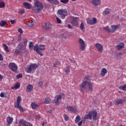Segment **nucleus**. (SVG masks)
<instances>
[{
    "mask_svg": "<svg viewBox=\"0 0 126 126\" xmlns=\"http://www.w3.org/2000/svg\"><path fill=\"white\" fill-rule=\"evenodd\" d=\"M61 64V62L60 61H57L53 65L54 67H57L59 64Z\"/></svg>",
    "mask_w": 126,
    "mask_h": 126,
    "instance_id": "nucleus-40",
    "label": "nucleus"
},
{
    "mask_svg": "<svg viewBox=\"0 0 126 126\" xmlns=\"http://www.w3.org/2000/svg\"><path fill=\"white\" fill-rule=\"evenodd\" d=\"M46 122H43V123H42V126H45V125H46Z\"/></svg>",
    "mask_w": 126,
    "mask_h": 126,
    "instance_id": "nucleus-58",
    "label": "nucleus"
},
{
    "mask_svg": "<svg viewBox=\"0 0 126 126\" xmlns=\"http://www.w3.org/2000/svg\"><path fill=\"white\" fill-rule=\"evenodd\" d=\"M22 43L24 44H20V49L21 50H25L26 49V46H27V39L24 38L23 39Z\"/></svg>",
    "mask_w": 126,
    "mask_h": 126,
    "instance_id": "nucleus-13",
    "label": "nucleus"
},
{
    "mask_svg": "<svg viewBox=\"0 0 126 126\" xmlns=\"http://www.w3.org/2000/svg\"><path fill=\"white\" fill-rule=\"evenodd\" d=\"M71 24L73 26H78V21H77V17H72V21L71 22Z\"/></svg>",
    "mask_w": 126,
    "mask_h": 126,
    "instance_id": "nucleus-17",
    "label": "nucleus"
},
{
    "mask_svg": "<svg viewBox=\"0 0 126 126\" xmlns=\"http://www.w3.org/2000/svg\"><path fill=\"white\" fill-rule=\"evenodd\" d=\"M115 103L118 104V105H120L121 104H124L126 102V100L122 99H118L115 100Z\"/></svg>",
    "mask_w": 126,
    "mask_h": 126,
    "instance_id": "nucleus-22",
    "label": "nucleus"
},
{
    "mask_svg": "<svg viewBox=\"0 0 126 126\" xmlns=\"http://www.w3.org/2000/svg\"><path fill=\"white\" fill-rule=\"evenodd\" d=\"M18 32L21 33V34H22V33H23V31L22 30V29L21 28L19 29Z\"/></svg>",
    "mask_w": 126,
    "mask_h": 126,
    "instance_id": "nucleus-49",
    "label": "nucleus"
},
{
    "mask_svg": "<svg viewBox=\"0 0 126 126\" xmlns=\"http://www.w3.org/2000/svg\"><path fill=\"white\" fill-rule=\"evenodd\" d=\"M97 112L95 111H90L88 114L85 115L84 119V120H94V121H96L97 120Z\"/></svg>",
    "mask_w": 126,
    "mask_h": 126,
    "instance_id": "nucleus-4",
    "label": "nucleus"
},
{
    "mask_svg": "<svg viewBox=\"0 0 126 126\" xmlns=\"http://www.w3.org/2000/svg\"><path fill=\"white\" fill-rule=\"evenodd\" d=\"M29 47L30 49H31L32 50V48H33V42H30L29 44Z\"/></svg>",
    "mask_w": 126,
    "mask_h": 126,
    "instance_id": "nucleus-43",
    "label": "nucleus"
},
{
    "mask_svg": "<svg viewBox=\"0 0 126 126\" xmlns=\"http://www.w3.org/2000/svg\"><path fill=\"white\" fill-rule=\"evenodd\" d=\"M119 88L121 90H123V91H126V85H124L123 86H120L119 87Z\"/></svg>",
    "mask_w": 126,
    "mask_h": 126,
    "instance_id": "nucleus-35",
    "label": "nucleus"
},
{
    "mask_svg": "<svg viewBox=\"0 0 126 126\" xmlns=\"http://www.w3.org/2000/svg\"><path fill=\"white\" fill-rule=\"evenodd\" d=\"M33 90V86L32 85H28L27 86V92H31Z\"/></svg>",
    "mask_w": 126,
    "mask_h": 126,
    "instance_id": "nucleus-24",
    "label": "nucleus"
},
{
    "mask_svg": "<svg viewBox=\"0 0 126 126\" xmlns=\"http://www.w3.org/2000/svg\"><path fill=\"white\" fill-rule=\"evenodd\" d=\"M95 47L97 49L99 53L103 52V45L100 43L95 44Z\"/></svg>",
    "mask_w": 126,
    "mask_h": 126,
    "instance_id": "nucleus-18",
    "label": "nucleus"
},
{
    "mask_svg": "<svg viewBox=\"0 0 126 126\" xmlns=\"http://www.w3.org/2000/svg\"><path fill=\"white\" fill-rule=\"evenodd\" d=\"M1 79H2V76L0 74V80H1Z\"/></svg>",
    "mask_w": 126,
    "mask_h": 126,
    "instance_id": "nucleus-57",
    "label": "nucleus"
},
{
    "mask_svg": "<svg viewBox=\"0 0 126 126\" xmlns=\"http://www.w3.org/2000/svg\"><path fill=\"white\" fill-rule=\"evenodd\" d=\"M6 122L7 123V126H9L12 124V122H13V118L11 117H8L7 118Z\"/></svg>",
    "mask_w": 126,
    "mask_h": 126,
    "instance_id": "nucleus-20",
    "label": "nucleus"
},
{
    "mask_svg": "<svg viewBox=\"0 0 126 126\" xmlns=\"http://www.w3.org/2000/svg\"><path fill=\"white\" fill-rule=\"evenodd\" d=\"M37 118L38 119H41V116H40V115H37Z\"/></svg>",
    "mask_w": 126,
    "mask_h": 126,
    "instance_id": "nucleus-56",
    "label": "nucleus"
},
{
    "mask_svg": "<svg viewBox=\"0 0 126 126\" xmlns=\"http://www.w3.org/2000/svg\"><path fill=\"white\" fill-rule=\"evenodd\" d=\"M3 47H4V50L6 52H9V50H8V46L6 45L5 44H3Z\"/></svg>",
    "mask_w": 126,
    "mask_h": 126,
    "instance_id": "nucleus-38",
    "label": "nucleus"
},
{
    "mask_svg": "<svg viewBox=\"0 0 126 126\" xmlns=\"http://www.w3.org/2000/svg\"><path fill=\"white\" fill-rule=\"evenodd\" d=\"M118 57H122V53H119L118 55Z\"/></svg>",
    "mask_w": 126,
    "mask_h": 126,
    "instance_id": "nucleus-55",
    "label": "nucleus"
},
{
    "mask_svg": "<svg viewBox=\"0 0 126 126\" xmlns=\"http://www.w3.org/2000/svg\"><path fill=\"white\" fill-rule=\"evenodd\" d=\"M72 1H75L76 0H71Z\"/></svg>",
    "mask_w": 126,
    "mask_h": 126,
    "instance_id": "nucleus-60",
    "label": "nucleus"
},
{
    "mask_svg": "<svg viewBox=\"0 0 126 126\" xmlns=\"http://www.w3.org/2000/svg\"><path fill=\"white\" fill-rule=\"evenodd\" d=\"M111 12V10L109 8H106L105 9V10L103 12V14L107 15L109 14V13Z\"/></svg>",
    "mask_w": 126,
    "mask_h": 126,
    "instance_id": "nucleus-29",
    "label": "nucleus"
},
{
    "mask_svg": "<svg viewBox=\"0 0 126 126\" xmlns=\"http://www.w3.org/2000/svg\"><path fill=\"white\" fill-rule=\"evenodd\" d=\"M7 24V23L6 21H2L0 23V25L1 26V27H3L4 26H5Z\"/></svg>",
    "mask_w": 126,
    "mask_h": 126,
    "instance_id": "nucleus-33",
    "label": "nucleus"
},
{
    "mask_svg": "<svg viewBox=\"0 0 126 126\" xmlns=\"http://www.w3.org/2000/svg\"><path fill=\"white\" fill-rule=\"evenodd\" d=\"M80 120H81L80 116L78 115L76 116L75 119V122L76 123V124H77V123H79V121H80Z\"/></svg>",
    "mask_w": 126,
    "mask_h": 126,
    "instance_id": "nucleus-32",
    "label": "nucleus"
},
{
    "mask_svg": "<svg viewBox=\"0 0 126 126\" xmlns=\"http://www.w3.org/2000/svg\"><path fill=\"white\" fill-rule=\"evenodd\" d=\"M67 28H68L69 29H72V27H71V25H70V24H68V25H67Z\"/></svg>",
    "mask_w": 126,
    "mask_h": 126,
    "instance_id": "nucleus-50",
    "label": "nucleus"
},
{
    "mask_svg": "<svg viewBox=\"0 0 126 126\" xmlns=\"http://www.w3.org/2000/svg\"><path fill=\"white\" fill-rule=\"evenodd\" d=\"M8 67L13 72H17L18 69V66L14 63H10L8 65Z\"/></svg>",
    "mask_w": 126,
    "mask_h": 126,
    "instance_id": "nucleus-9",
    "label": "nucleus"
},
{
    "mask_svg": "<svg viewBox=\"0 0 126 126\" xmlns=\"http://www.w3.org/2000/svg\"><path fill=\"white\" fill-rule=\"evenodd\" d=\"M63 117H64L65 121H67L69 119L68 116L66 115V114L63 115Z\"/></svg>",
    "mask_w": 126,
    "mask_h": 126,
    "instance_id": "nucleus-46",
    "label": "nucleus"
},
{
    "mask_svg": "<svg viewBox=\"0 0 126 126\" xmlns=\"http://www.w3.org/2000/svg\"><path fill=\"white\" fill-rule=\"evenodd\" d=\"M92 3L94 5H99L101 3L100 0H92Z\"/></svg>",
    "mask_w": 126,
    "mask_h": 126,
    "instance_id": "nucleus-23",
    "label": "nucleus"
},
{
    "mask_svg": "<svg viewBox=\"0 0 126 126\" xmlns=\"http://www.w3.org/2000/svg\"><path fill=\"white\" fill-rule=\"evenodd\" d=\"M5 6V4L3 1L0 2V8H3Z\"/></svg>",
    "mask_w": 126,
    "mask_h": 126,
    "instance_id": "nucleus-39",
    "label": "nucleus"
},
{
    "mask_svg": "<svg viewBox=\"0 0 126 126\" xmlns=\"http://www.w3.org/2000/svg\"><path fill=\"white\" fill-rule=\"evenodd\" d=\"M31 106L32 108L33 109H36V108L38 107V105L37 104V103L33 102L31 104Z\"/></svg>",
    "mask_w": 126,
    "mask_h": 126,
    "instance_id": "nucleus-31",
    "label": "nucleus"
},
{
    "mask_svg": "<svg viewBox=\"0 0 126 126\" xmlns=\"http://www.w3.org/2000/svg\"><path fill=\"white\" fill-rule=\"evenodd\" d=\"M1 61H3V59H2V55H1V54L0 53V62Z\"/></svg>",
    "mask_w": 126,
    "mask_h": 126,
    "instance_id": "nucleus-52",
    "label": "nucleus"
},
{
    "mask_svg": "<svg viewBox=\"0 0 126 126\" xmlns=\"http://www.w3.org/2000/svg\"><path fill=\"white\" fill-rule=\"evenodd\" d=\"M23 5H24V7L27 9H31V6H32L31 4H29V3L27 2H24Z\"/></svg>",
    "mask_w": 126,
    "mask_h": 126,
    "instance_id": "nucleus-21",
    "label": "nucleus"
},
{
    "mask_svg": "<svg viewBox=\"0 0 126 126\" xmlns=\"http://www.w3.org/2000/svg\"><path fill=\"white\" fill-rule=\"evenodd\" d=\"M87 23L90 25H94V24L97 23V19L93 18V20H91L90 18H88L87 19Z\"/></svg>",
    "mask_w": 126,
    "mask_h": 126,
    "instance_id": "nucleus-12",
    "label": "nucleus"
},
{
    "mask_svg": "<svg viewBox=\"0 0 126 126\" xmlns=\"http://www.w3.org/2000/svg\"><path fill=\"white\" fill-rule=\"evenodd\" d=\"M107 126H111V124H108V125H107Z\"/></svg>",
    "mask_w": 126,
    "mask_h": 126,
    "instance_id": "nucleus-59",
    "label": "nucleus"
},
{
    "mask_svg": "<svg viewBox=\"0 0 126 126\" xmlns=\"http://www.w3.org/2000/svg\"><path fill=\"white\" fill-rule=\"evenodd\" d=\"M52 26L53 25L50 23H44L42 25V28H43V29H46V30L51 29Z\"/></svg>",
    "mask_w": 126,
    "mask_h": 126,
    "instance_id": "nucleus-15",
    "label": "nucleus"
},
{
    "mask_svg": "<svg viewBox=\"0 0 126 126\" xmlns=\"http://www.w3.org/2000/svg\"><path fill=\"white\" fill-rule=\"evenodd\" d=\"M21 97L18 96L17 98V102L15 103V108H17L21 111V112H24V109L21 106L20 104V102H21Z\"/></svg>",
    "mask_w": 126,
    "mask_h": 126,
    "instance_id": "nucleus-7",
    "label": "nucleus"
},
{
    "mask_svg": "<svg viewBox=\"0 0 126 126\" xmlns=\"http://www.w3.org/2000/svg\"><path fill=\"white\" fill-rule=\"evenodd\" d=\"M38 85L39 87H41L42 88V87H43V82L39 81L38 82Z\"/></svg>",
    "mask_w": 126,
    "mask_h": 126,
    "instance_id": "nucleus-44",
    "label": "nucleus"
},
{
    "mask_svg": "<svg viewBox=\"0 0 126 126\" xmlns=\"http://www.w3.org/2000/svg\"><path fill=\"white\" fill-rule=\"evenodd\" d=\"M80 50L81 51H84L85 50V42L83 41L82 38H79L78 41Z\"/></svg>",
    "mask_w": 126,
    "mask_h": 126,
    "instance_id": "nucleus-11",
    "label": "nucleus"
},
{
    "mask_svg": "<svg viewBox=\"0 0 126 126\" xmlns=\"http://www.w3.org/2000/svg\"><path fill=\"white\" fill-rule=\"evenodd\" d=\"M18 41H21V35H19L18 37Z\"/></svg>",
    "mask_w": 126,
    "mask_h": 126,
    "instance_id": "nucleus-53",
    "label": "nucleus"
},
{
    "mask_svg": "<svg viewBox=\"0 0 126 126\" xmlns=\"http://www.w3.org/2000/svg\"><path fill=\"white\" fill-rule=\"evenodd\" d=\"M66 110H67V111H68L69 112H72L74 114L78 112V109H77V108H74L73 107L70 106H67L66 108Z\"/></svg>",
    "mask_w": 126,
    "mask_h": 126,
    "instance_id": "nucleus-16",
    "label": "nucleus"
},
{
    "mask_svg": "<svg viewBox=\"0 0 126 126\" xmlns=\"http://www.w3.org/2000/svg\"><path fill=\"white\" fill-rule=\"evenodd\" d=\"M65 72L67 73V74H68V73L70 72V69L69 68V66L68 65L66 66V68L65 70Z\"/></svg>",
    "mask_w": 126,
    "mask_h": 126,
    "instance_id": "nucleus-36",
    "label": "nucleus"
},
{
    "mask_svg": "<svg viewBox=\"0 0 126 126\" xmlns=\"http://www.w3.org/2000/svg\"><path fill=\"white\" fill-rule=\"evenodd\" d=\"M19 12L21 13V14H24V13H25V10L24 9H22L19 11Z\"/></svg>",
    "mask_w": 126,
    "mask_h": 126,
    "instance_id": "nucleus-47",
    "label": "nucleus"
},
{
    "mask_svg": "<svg viewBox=\"0 0 126 126\" xmlns=\"http://www.w3.org/2000/svg\"><path fill=\"white\" fill-rule=\"evenodd\" d=\"M10 22L11 24H14V23H15V20H11Z\"/></svg>",
    "mask_w": 126,
    "mask_h": 126,
    "instance_id": "nucleus-54",
    "label": "nucleus"
},
{
    "mask_svg": "<svg viewBox=\"0 0 126 126\" xmlns=\"http://www.w3.org/2000/svg\"><path fill=\"white\" fill-rule=\"evenodd\" d=\"M19 124L21 126H32V124L30 123H28L26 122V121L23 120V119H21L19 120Z\"/></svg>",
    "mask_w": 126,
    "mask_h": 126,
    "instance_id": "nucleus-14",
    "label": "nucleus"
},
{
    "mask_svg": "<svg viewBox=\"0 0 126 126\" xmlns=\"http://www.w3.org/2000/svg\"><path fill=\"white\" fill-rule=\"evenodd\" d=\"M46 49V45L44 44H40L38 45V44H35L33 46V50L37 53V54H38V55H40L41 57L43 56V54H42V52L40 51H44Z\"/></svg>",
    "mask_w": 126,
    "mask_h": 126,
    "instance_id": "nucleus-3",
    "label": "nucleus"
},
{
    "mask_svg": "<svg viewBox=\"0 0 126 126\" xmlns=\"http://www.w3.org/2000/svg\"><path fill=\"white\" fill-rule=\"evenodd\" d=\"M82 123H83V121H80V122L78 123V126H81V125H82Z\"/></svg>",
    "mask_w": 126,
    "mask_h": 126,
    "instance_id": "nucleus-51",
    "label": "nucleus"
},
{
    "mask_svg": "<svg viewBox=\"0 0 126 126\" xmlns=\"http://www.w3.org/2000/svg\"><path fill=\"white\" fill-rule=\"evenodd\" d=\"M29 0V1H31V0Z\"/></svg>",
    "mask_w": 126,
    "mask_h": 126,
    "instance_id": "nucleus-62",
    "label": "nucleus"
},
{
    "mask_svg": "<svg viewBox=\"0 0 126 126\" xmlns=\"http://www.w3.org/2000/svg\"><path fill=\"white\" fill-rule=\"evenodd\" d=\"M0 97H1V98H3L4 97H6V94H5V93H1L0 94Z\"/></svg>",
    "mask_w": 126,
    "mask_h": 126,
    "instance_id": "nucleus-42",
    "label": "nucleus"
},
{
    "mask_svg": "<svg viewBox=\"0 0 126 126\" xmlns=\"http://www.w3.org/2000/svg\"><path fill=\"white\" fill-rule=\"evenodd\" d=\"M125 48V44L124 43H120L116 46V48L118 50V51H121L122 49Z\"/></svg>",
    "mask_w": 126,
    "mask_h": 126,
    "instance_id": "nucleus-19",
    "label": "nucleus"
},
{
    "mask_svg": "<svg viewBox=\"0 0 126 126\" xmlns=\"http://www.w3.org/2000/svg\"><path fill=\"white\" fill-rule=\"evenodd\" d=\"M120 28V25L111 26V28H109V26L103 27L104 30L105 31H107V32H109L110 33H115L118 29Z\"/></svg>",
    "mask_w": 126,
    "mask_h": 126,
    "instance_id": "nucleus-5",
    "label": "nucleus"
},
{
    "mask_svg": "<svg viewBox=\"0 0 126 126\" xmlns=\"http://www.w3.org/2000/svg\"><path fill=\"white\" fill-rule=\"evenodd\" d=\"M56 20L57 21V23H59V24L62 23V20H61V19L59 18V17H56Z\"/></svg>",
    "mask_w": 126,
    "mask_h": 126,
    "instance_id": "nucleus-45",
    "label": "nucleus"
},
{
    "mask_svg": "<svg viewBox=\"0 0 126 126\" xmlns=\"http://www.w3.org/2000/svg\"><path fill=\"white\" fill-rule=\"evenodd\" d=\"M57 13L59 14L60 17L62 19H64L65 18V16L67 15V10L65 9H61L58 10Z\"/></svg>",
    "mask_w": 126,
    "mask_h": 126,
    "instance_id": "nucleus-6",
    "label": "nucleus"
},
{
    "mask_svg": "<svg viewBox=\"0 0 126 126\" xmlns=\"http://www.w3.org/2000/svg\"><path fill=\"white\" fill-rule=\"evenodd\" d=\"M43 4L39 0H35L34 6L32 7V10L35 13H39L43 9Z\"/></svg>",
    "mask_w": 126,
    "mask_h": 126,
    "instance_id": "nucleus-2",
    "label": "nucleus"
},
{
    "mask_svg": "<svg viewBox=\"0 0 126 126\" xmlns=\"http://www.w3.org/2000/svg\"><path fill=\"white\" fill-rule=\"evenodd\" d=\"M68 1H69V0H61L60 2H62V3H64V4H67L68 3Z\"/></svg>",
    "mask_w": 126,
    "mask_h": 126,
    "instance_id": "nucleus-37",
    "label": "nucleus"
},
{
    "mask_svg": "<svg viewBox=\"0 0 126 126\" xmlns=\"http://www.w3.org/2000/svg\"><path fill=\"white\" fill-rule=\"evenodd\" d=\"M20 87V84L19 83H17L12 89H18Z\"/></svg>",
    "mask_w": 126,
    "mask_h": 126,
    "instance_id": "nucleus-34",
    "label": "nucleus"
},
{
    "mask_svg": "<svg viewBox=\"0 0 126 126\" xmlns=\"http://www.w3.org/2000/svg\"><path fill=\"white\" fill-rule=\"evenodd\" d=\"M48 1L50 2V3H51V4H59L60 3V2L58 1V0H47Z\"/></svg>",
    "mask_w": 126,
    "mask_h": 126,
    "instance_id": "nucleus-25",
    "label": "nucleus"
},
{
    "mask_svg": "<svg viewBox=\"0 0 126 126\" xmlns=\"http://www.w3.org/2000/svg\"><path fill=\"white\" fill-rule=\"evenodd\" d=\"M87 86L88 90L90 92H93L94 84L89 80V76L85 77L84 78V80L79 85L80 91L83 92V91L86 90Z\"/></svg>",
    "mask_w": 126,
    "mask_h": 126,
    "instance_id": "nucleus-1",
    "label": "nucleus"
},
{
    "mask_svg": "<svg viewBox=\"0 0 126 126\" xmlns=\"http://www.w3.org/2000/svg\"><path fill=\"white\" fill-rule=\"evenodd\" d=\"M43 37H42V38H40V39H41V40H43Z\"/></svg>",
    "mask_w": 126,
    "mask_h": 126,
    "instance_id": "nucleus-61",
    "label": "nucleus"
},
{
    "mask_svg": "<svg viewBox=\"0 0 126 126\" xmlns=\"http://www.w3.org/2000/svg\"><path fill=\"white\" fill-rule=\"evenodd\" d=\"M21 77H22V74H19L17 76V78H18V79H19V78H21Z\"/></svg>",
    "mask_w": 126,
    "mask_h": 126,
    "instance_id": "nucleus-48",
    "label": "nucleus"
},
{
    "mask_svg": "<svg viewBox=\"0 0 126 126\" xmlns=\"http://www.w3.org/2000/svg\"><path fill=\"white\" fill-rule=\"evenodd\" d=\"M63 94H60L56 95L54 98V103L56 105H59L61 102H62V98Z\"/></svg>",
    "mask_w": 126,
    "mask_h": 126,
    "instance_id": "nucleus-10",
    "label": "nucleus"
},
{
    "mask_svg": "<svg viewBox=\"0 0 126 126\" xmlns=\"http://www.w3.org/2000/svg\"><path fill=\"white\" fill-rule=\"evenodd\" d=\"M37 67H38V65L36 63L30 64L29 67L26 68V71L27 73H31V72H32V70L36 69Z\"/></svg>",
    "mask_w": 126,
    "mask_h": 126,
    "instance_id": "nucleus-8",
    "label": "nucleus"
},
{
    "mask_svg": "<svg viewBox=\"0 0 126 126\" xmlns=\"http://www.w3.org/2000/svg\"><path fill=\"white\" fill-rule=\"evenodd\" d=\"M51 101L52 100H51V98L50 97H46L45 99V101H44V103H45V104H50Z\"/></svg>",
    "mask_w": 126,
    "mask_h": 126,
    "instance_id": "nucleus-30",
    "label": "nucleus"
},
{
    "mask_svg": "<svg viewBox=\"0 0 126 126\" xmlns=\"http://www.w3.org/2000/svg\"><path fill=\"white\" fill-rule=\"evenodd\" d=\"M85 29V28H84V24H83V23H81L80 24V29H81V30L83 31V30H84Z\"/></svg>",
    "mask_w": 126,
    "mask_h": 126,
    "instance_id": "nucleus-41",
    "label": "nucleus"
},
{
    "mask_svg": "<svg viewBox=\"0 0 126 126\" xmlns=\"http://www.w3.org/2000/svg\"><path fill=\"white\" fill-rule=\"evenodd\" d=\"M27 26H28L29 27H32L33 25H34V22L32 21H30L28 22L26 24Z\"/></svg>",
    "mask_w": 126,
    "mask_h": 126,
    "instance_id": "nucleus-28",
    "label": "nucleus"
},
{
    "mask_svg": "<svg viewBox=\"0 0 126 126\" xmlns=\"http://www.w3.org/2000/svg\"><path fill=\"white\" fill-rule=\"evenodd\" d=\"M19 48H16L15 51L16 55H20V54H21V53H22V52L21 51L22 49H20V45H19Z\"/></svg>",
    "mask_w": 126,
    "mask_h": 126,
    "instance_id": "nucleus-27",
    "label": "nucleus"
},
{
    "mask_svg": "<svg viewBox=\"0 0 126 126\" xmlns=\"http://www.w3.org/2000/svg\"><path fill=\"white\" fill-rule=\"evenodd\" d=\"M107 72H108L107 69L103 68L101 70L100 75H101V76H105V75H106V73H107Z\"/></svg>",
    "mask_w": 126,
    "mask_h": 126,
    "instance_id": "nucleus-26",
    "label": "nucleus"
}]
</instances>
